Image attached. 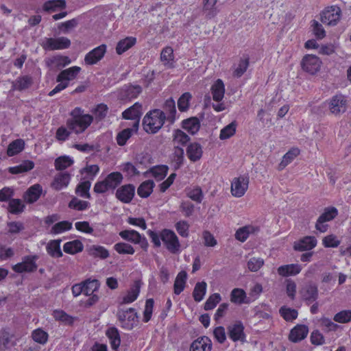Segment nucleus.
Wrapping results in <instances>:
<instances>
[{
	"instance_id": "ea45409f",
	"label": "nucleus",
	"mask_w": 351,
	"mask_h": 351,
	"mask_svg": "<svg viewBox=\"0 0 351 351\" xmlns=\"http://www.w3.org/2000/svg\"><path fill=\"white\" fill-rule=\"evenodd\" d=\"M84 245L80 240H74L64 243L63 250L70 254H75L83 250Z\"/></svg>"
},
{
	"instance_id": "79ce46f5",
	"label": "nucleus",
	"mask_w": 351,
	"mask_h": 351,
	"mask_svg": "<svg viewBox=\"0 0 351 351\" xmlns=\"http://www.w3.org/2000/svg\"><path fill=\"white\" fill-rule=\"evenodd\" d=\"M34 167V163L32 160H25L21 164L10 167L8 171L12 174H19L32 170Z\"/></svg>"
},
{
	"instance_id": "e2e57ef3",
	"label": "nucleus",
	"mask_w": 351,
	"mask_h": 351,
	"mask_svg": "<svg viewBox=\"0 0 351 351\" xmlns=\"http://www.w3.org/2000/svg\"><path fill=\"white\" fill-rule=\"evenodd\" d=\"M173 142L181 145H185L189 141L190 137L181 130H176L173 134Z\"/></svg>"
},
{
	"instance_id": "a18cd8bd",
	"label": "nucleus",
	"mask_w": 351,
	"mask_h": 351,
	"mask_svg": "<svg viewBox=\"0 0 351 351\" xmlns=\"http://www.w3.org/2000/svg\"><path fill=\"white\" fill-rule=\"evenodd\" d=\"M83 283L84 294L86 296L91 295L95 291H97L99 287V282L97 280H86Z\"/></svg>"
},
{
	"instance_id": "f8f14e48",
	"label": "nucleus",
	"mask_w": 351,
	"mask_h": 351,
	"mask_svg": "<svg viewBox=\"0 0 351 351\" xmlns=\"http://www.w3.org/2000/svg\"><path fill=\"white\" fill-rule=\"evenodd\" d=\"M37 256H25L21 263H19L12 267V269L16 273L32 272L37 269L36 261Z\"/></svg>"
},
{
	"instance_id": "680f3d73",
	"label": "nucleus",
	"mask_w": 351,
	"mask_h": 351,
	"mask_svg": "<svg viewBox=\"0 0 351 351\" xmlns=\"http://www.w3.org/2000/svg\"><path fill=\"white\" fill-rule=\"evenodd\" d=\"M89 203L86 201L73 197L69 203V207L76 210L82 211L88 208Z\"/></svg>"
},
{
	"instance_id": "864d4df0",
	"label": "nucleus",
	"mask_w": 351,
	"mask_h": 351,
	"mask_svg": "<svg viewBox=\"0 0 351 351\" xmlns=\"http://www.w3.org/2000/svg\"><path fill=\"white\" fill-rule=\"evenodd\" d=\"M32 83V77L28 75H24L19 77L16 80L14 86L15 89L18 90H23L28 88L31 86Z\"/></svg>"
},
{
	"instance_id": "2f4dec72",
	"label": "nucleus",
	"mask_w": 351,
	"mask_h": 351,
	"mask_svg": "<svg viewBox=\"0 0 351 351\" xmlns=\"http://www.w3.org/2000/svg\"><path fill=\"white\" fill-rule=\"evenodd\" d=\"M141 284L136 281L134 285L128 291V293L123 298L122 304H130L135 301L140 293Z\"/></svg>"
},
{
	"instance_id": "37998d69",
	"label": "nucleus",
	"mask_w": 351,
	"mask_h": 351,
	"mask_svg": "<svg viewBox=\"0 0 351 351\" xmlns=\"http://www.w3.org/2000/svg\"><path fill=\"white\" fill-rule=\"evenodd\" d=\"M318 297V289L315 285H310L306 286L303 293L304 300L308 302L311 303L315 302Z\"/></svg>"
},
{
	"instance_id": "cd10ccee",
	"label": "nucleus",
	"mask_w": 351,
	"mask_h": 351,
	"mask_svg": "<svg viewBox=\"0 0 351 351\" xmlns=\"http://www.w3.org/2000/svg\"><path fill=\"white\" fill-rule=\"evenodd\" d=\"M217 3V0H203V11L207 19L214 18L219 12Z\"/></svg>"
},
{
	"instance_id": "a19ab883",
	"label": "nucleus",
	"mask_w": 351,
	"mask_h": 351,
	"mask_svg": "<svg viewBox=\"0 0 351 351\" xmlns=\"http://www.w3.org/2000/svg\"><path fill=\"white\" fill-rule=\"evenodd\" d=\"M66 6L65 0H49L44 3L43 10L46 12H56L64 9Z\"/></svg>"
},
{
	"instance_id": "774afa93",
	"label": "nucleus",
	"mask_w": 351,
	"mask_h": 351,
	"mask_svg": "<svg viewBox=\"0 0 351 351\" xmlns=\"http://www.w3.org/2000/svg\"><path fill=\"white\" fill-rule=\"evenodd\" d=\"M78 21L76 19L67 21L64 23H59L58 25V29L64 34L68 33L71 29L77 27Z\"/></svg>"
},
{
	"instance_id": "72a5a7b5",
	"label": "nucleus",
	"mask_w": 351,
	"mask_h": 351,
	"mask_svg": "<svg viewBox=\"0 0 351 351\" xmlns=\"http://www.w3.org/2000/svg\"><path fill=\"white\" fill-rule=\"evenodd\" d=\"M187 278V273L185 271H180L175 280L173 291L176 295H179L184 289Z\"/></svg>"
},
{
	"instance_id": "dca6fc26",
	"label": "nucleus",
	"mask_w": 351,
	"mask_h": 351,
	"mask_svg": "<svg viewBox=\"0 0 351 351\" xmlns=\"http://www.w3.org/2000/svg\"><path fill=\"white\" fill-rule=\"evenodd\" d=\"M106 52V45H101L88 52L84 58L86 64L93 65L102 59Z\"/></svg>"
},
{
	"instance_id": "a211bd4d",
	"label": "nucleus",
	"mask_w": 351,
	"mask_h": 351,
	"mask_svg": "<svg viewBox=\"0 0 351 351\" xmlns=\"http://www.w3.org/2000/svg\"><path fill=\"white\" fill-rule=\"evenodd\" d=\"M212 346L210 339L206 336H202L192 342L190 351H211Z\"/></svg>"
},
{
	"instance_id": "f03ea898",
	"label": "nucleus",
	"mask_w": 351,
	"mask_h": 351,
	"mask_svg": "<svg viewBox=\"0 0 351 351\" xmlns=\"http://www.w3.org/2000/svg\"><path fill=\"white\" fill-rule=\"evenodd\" d=\"M166 119L165 112L155 109L147 113L143 119V127L147 133L156 134L162 127Z\"/></svg>"
},
{
	"instance_id": "ddd939ff",
	"label": "nucleus",
	"mask_w": 351,
	"mask_h": 351,
	"mask_svg": "<svg viewBox=\"0 0 351 351\" xmlns=\"http://www.w3.org/2000/svg\"><path fill=\"white\" fill-rule=\"evenodd\" d=\"M228 335L234 342L246 341V335L244 332V326L241 321H237L233 324L228 326Z\"/></svg>"
},
{
	"instance_id": "6ab92c4d",
	"label": "nucleus",
	"mask_w": 351,
	"mask_h": 351,
	"mask_svg": "<svg viewBox=\"0 0 351 351\" xmlns=\"http://www.w3.org/2000/svg\"><path fill=\"white\" fill-rule=\"evenodd\" d=\"M308 333V328L305 325L298 324L291 329L289 339L293 343L304 339Z\"/></svg>"
},
{
	"instance_id": "f3484780",
	"label": "nucleus",
	"mask_w": 351,
	"mask_h": 351,
	"mask_svg": "<svg viewBox=\"0 0 351 351\" xmlns=\"http://www.w3.org/2000/svg\"><path fill=\"white\" fill-rule=\"evenodd\" d=\"M317 244V240L315 237L306 236L294 243L293 249L298 252L310 251L315 247Z\"/></svg>"
},
{
	"instance_id": "c85d7f7f",
	"label": "nucleus",
	"mask_w": 351,
	"mask_h": 351,
	"mask_svg": "<svg viewBox=\"0 0 351 351\" xmlns=\"http://www.w3.org/2000/svg\"><path fill=\"white\" fill-rule=\"evenodd\" d=\"M213 99L216 101H220L224 97L225 86L223 81L218 79L211 86Z\"/></svg>"
},
{
	"instance_id": "1a4fd4ad",
	"label": "nucleus",
	"mask_w": 351,
	"mask_h": 351,
	"mask_svg": "<svg viewBox=\"0 0 351 351\" xmlns=\"http://www.w3.org/2000/svg\"><path fill=\"white\" fill-rule=\"evenodd\" d=\"M249 178L239 176L234 178L231 184V193L234 197H241L244 195L248 189Z\"/></svg>"
},
{
	"instance_id": "473e14b6",
	"label": "nucleus",
	"mask_w": 351,
	"mask_h": 351,
	"mask_svg": "<svg viewBox=\"0 0 351 351\" xmlns=\"http://www.w3.org/2000/svg\"><path fill=\"white\" fill-rule=\"evenodd\" d=\"M136 43V38L134 37H126L124 39L121 40L117 45L116 52L117 54L121 55L132 47H133Z\"/></svg>"
},
{
	"instance_id": "7ed1b4c3",
	"label": "nucleus",
	"mask_w": 351,
	"mask_h": 351,
	"mask_svg": "<svg viewBox=\"0 0 351 351\" xmlns=\"http://www.w3.org/2000/svg\"><path fill=\"white\" fill-rule=\"evenodd\" d=\"M117 316L121 322L122 327L128 330H132L138 322L137 313L133 308L126 310L119 309Z\"/></svg>"
},
{
	"instance_id": "09e8293b",
	"label": "nucleus",
	"mask_w": 351,
	"mask_h": 351,
	"mask_svg": "<svg viewBox=\"0 0 351 351\" xmlns=\"http://www.w3.org/2000/svg\"><path fill=\"white\" fill-rule=\"evenodd\" d=\"M246 298V293L243 289L239 288H235L231 291L230 301L233 303L241 304L247 303L245 301Z\"/></svg>"
},
{
	"instance_id": "b1692460",
	"label": "nucleus",
	"mask_w": 351,
	"mask_h": 351,
	"mask_svg": "<svg viewBox=\"0 0 351 351\" xmlns=\"http://www.w3.org/2000/svg\"><path fill=\"white\" fill-rule=\"evenodd\" d=\"M81 71V68L77 66L70 67L62 71L57 76L56 81L62 82L64 80L70 81L76 77Z\"/></svg>"
},
{
	"instance_id": "5701e85b",
	"label": "nucleus",
	"mask_w": 351,
	"mask_h": 351,
	"mask_svg": "<svg viewBox=\"0 0 351 351\" xmlns=\"http://www.w3.org/2000/svg\"><path fill=\"white\" fill-rule=\"evenodd\" d=\"M71 176L66 172L60 173L56 176L51 187L56 191H60L64 187H66L70 182Z\"/></svg>"
},
{
	"instance_id": "4468645a",
	"label": "nucleus",
	"mask_w": 351,
	"mask_h": 351,
	"mask_svg": "<svg viewBox=\"0 0 351 351\" xmlns=\"http://www.w3.org/2000/svg\"><path fill=\"white\" fill-rule=\"evenodd\" d=\"M142 90L140 85L125 84L120 89L119 97L121 100L134 99L142 93Z\"/></svg>"
},
{
	"instance_id": "412c9836",
	"label": "nucleus",
	"mask_w": 351,
	"mask_h": 351,
	"mask_svg": "<svg viewBox=\"0 0 351 351\" xmlns=\"http://www.w3.org/2000/svg\"><path fill=\"white\" fill-rule=\"evenodd\" d=\"M302 271V266L299 264H288L280 266L278 269V274L282 277L295 276Z\"/></svg>"
},
{
	"instance_id": "5fc2aeb1",
	"label": "nucleus",
	"mask_w": 351,
	"mask_h": 351,
	"mask_svg": "<svg viewBox=\"0 0 351 351\" xmlns=\"http://www.w3.org/2000/svg\"><path fill=\"white\" fill-rule=\"evenodd\" d=\"M114 250L119 254H133L135 252L134 247L127 243L119 242L114 245Z\"/></svg>"
},
{
	"instance_id": "58836bf2",
	"label": "nucleus",
	"mask_w": 351,
	"mask_h": 351,
	"mask_svg": "<svg viewBox=\"0 0 351 351\" xmlns=\"http://www.w3.org/2000/svg\"><path fill=\"white\" fill-rule=\"evenodd\" d=\"M123 179L122 174L115 171L108 174L104 180L110 189H114L121 183Z\"/></svg>"
},
{
	"instance_id": "39448f33",
	"label": "nucleus",
	"mask_w": 351,
	"mask_h": 351,
	"mask_svg": "<svg viewBox=\"0 0 351 351\" xmlns=\"http://www.w3.org/2000/svg\"><path fill=\"white\" fill-rule=\"evenodd\" d=\"M160 239L171 253L177 254L180 252V243L173 231L169 229L162 230L160 232Z\"/></svg>"
},
{
	"instance_id": "49530a36",
	"label": "nucleus",
	"mask_w": 351,
	"mask_h": 351,
	"mask_svg": "<svg viewBox=\"0 0 351 351\" xmlns=\"http://www.w3.org/2000/svg\"><path fill=\"white\" fill-rule=\"evenodd\" d=\"M299 154L300 149L298 148H292L290 149L284 155L282 160L279 165V169H282L287 167L295 157L299 155Z\"/></svg>"
},
{
	"instance_id": "de8ad7c7",
	"label": "nucleus",
	"mask_w": 351,
	"mask_h": 351,
	"mask_svg": "<svg viewBox=\"0 0 351 351\" xmlns=\"http://www.w3.org/2000/svg\"><path fill=\"white\" fill-rule=\"evenodd\" d=\"M206 287L207 285L205 282H197L194 288L193 292V296L196 302H200L203 300L206 291Z\"/></svg>"
},
{
	"instance_id": "4be33fe9",
	"label": "nucleus",
	"mask_w": 351,
	"mask_h": 351,
	"mask_svg": "<svg viewBox=\"0 0 351 351\" xmlns=\"http://www.w3.org/2000/svg\"><path fill=\"white\" fill-rule=\"evenodd\" d=\"M202 147L198 143H190L186 148V155L191 162L199 160L202 156Z\"/></svg>"
},
{
	"instance_id": "9d476101",
	"label": "nucleus",
	"mask_w": 351,
	"mask_h": 351,
	"mask_svg": "<svg viewBox=\"0 0 351 351\" xmlns=\"http://www.w3.org/2000/svg\"><path fill=\"white\" fill-rule=\"evenodd\" d=\"M322 62L319 58L315 55H306L302 58L301 66L302 69L311 74H315L320 69Z\"/></svg>"
},
{
	"instance_id": "7c9ffc66",
	"label": "nucleus",
	"mask_w": 351,
	"mask_h": 351,
	"mask_svg": "<svg viewBox=\"0 0 351 351\" xmlns=\"http://www.w3.org/2000/svg\"><path fill=\"white\" fill-rule=\"evenodd\" d=\"M110 340V343L113 350H117L121 343V338L119 330L115 327L109 328L106 332Z\"/></svg>"
},
{
	"instance_id": "20e7f679",
	"label": "nucleus",
	"mask_w": 351,
	"mask_h": 351,
	"mask_svg": "<svg viewBox=\"0 0 351 351\" xmlns=\"http://www.w3.org/2000/svg\"><path fill=\"white\" fill-rule=\"evenodd\" d=\"M328 107L330 114L339 117L347 110L348 101L346 96L337 94L328 101Z\"/></svg>"
},
{
	"instance_id": "f704fd0d",
	"label": "nucleus",
	"mask_w": 351,
	"mask_h": 351,
	"mask_svg": "<svg viewBox=\"0 0 351 351\" xmlns=\"http://www.w3.org/2000/svg\"><path fill=\"white\" fill-rule=\"evenodd\" d=\"M60 239L51 240L46 247L47 253L53 258L62 257L63 254L60 249Z\"/></svg>"
},
{
	"instance_id": "13d9d810",
	"label": "nucleus",
	"mask_w": 351,
	"mask_h": 351,
	"mask_svg": "<svg viewBox=\"0 0 351 351\" xmlns=\"http://www.w3.org/2000/svg\"><path fill=\"white\" fill-rule=\"evenodd\" d=\"M72 228V223L68 221H62L56 223L51 230V233L58 234Z\"/></svg>"
},
{
	"instance_id": "2eb2a0df",
	"label": "nucleus",
	"mask_w": 351,
	"mask_h": 351,
	"mask_svg": "<svg viewBox=\"0 0 351 351\" xmlns=\"http://www.w3.org/2000/svg\"><path fill=\"white\" fill-rule=\"evenodd\" d=\"M135 187L133 184H128L119 188L116 191V197L123 203H130L134 196Z\"/></svg>"
},
{
	"instance_id": "8fccbe9b",
	"label": "nucleus",
	"mask_w": 351,
	"mask_h": 351,
	"mask_svg": "<svg viewBox=\"0 0 351 351\" xmlns=\"http://www.w3.org/2000/svg\"><path fill=\"white\" fill-rule=\"evenodd\" d=\"M134 132H136L137 131L134 130V128H132L124 129L119 132L116 138L117 144L120 146L125 145Z\"/></svg>"
},
{
	"instance_id": "4c0bfd02",
	"label": "nucleus",
	"mask_w": 351,
	"mask_h": 351,
	"mask_svg": "<svg viewBox=\"0 0 351 351\" xmlns=\"http://www.w3.org/2000/svg\"><path fill=\"white\" fill-rule=\"evenodd\" d=\"M25 147V141L21 138L16 139L12 141L7 149V154L9 156H13L21 152Z\"/></svg>"
},
{
	"instance_id": "4d7b16f0",
	"label": "nucleus",
	"mask_w": 351,
	"mask_h": 351,
	"mask_svg": "<svg viewBox=\"0 0 351 351\" xmlns=\"http://www.w3.org/2000/svg\"><path fill=\"white\" fill-rule=\"evenodd\" d=\"M91 186V183L90 181H84L80 182L76 187L75 192L76 193L80 194V195L82 197L90 198V195L89 193V190Z\"/></svg>"
},
{
	"instance_id": "bf43d9fd",
	"label": "nucleus",
	"mask_w": 351,
	"mask_h": 351,
	"mask_svg": "<svg viewBox=\"0 0 351 351\" xmlns=\"http://www.w3.org/2000/svg\"><path fill=\"white\" fill-rule=\"evenodd\" d=\"M25 205L19 199H12L9 202L8 210L12 214H19L23 211Z\"/></svg>"
},
{
	"instance_id": "aec40b11",
	"label": "nucleus",
	"mask_w": 351,
	"mask_h": 351,
	"mask_svg": "<svg viewBox=\"0 0 351 351\" xmlns=\"http://www.w3.org/2000/svg\"><path fill=\"white\" fill-rule=\"evenodd\" d=\"M43 188L39 184L31 186L24 193L23 198L27 203L33 204L40 197Z\"/></svg>"
},
{
	"instance_id": "6e6d98bb",
	"label": "nucleus",
	"mask_w": 351,
	"mask_h": 351,
	"mask_svg": "<svg viewBox=\"0 0 351 351\" xmlns=\"http://www.w3.org/2000/svg\"><path fill=\"white\" fill-rule=\"evenodd\" d=\"M237 123L232 121L226 127H224L220 132L219 138L221 140L228 139L232 136L236 132Z\"/></svg>"
},
{
	"instance_id": "c9c22d12",
	"label": "nucleus",
	"mask_w": 351,
	"mask_h": 351,
	"mask_svg": "<svg viewBox=\"0 0 351 351\" xmlns=\"http://www.w3.org/2000/svg\"><path fill=\"white\" fill-rule=\"evenodd\" d=\"M163 112L165 114H167L166 119L171 123H173L175 121L176 114V104L173 99H169L165 101Z\"/></svg>"
},
{
	"instance_id": "e433bc0d",
	"label": "nucleus",
	"mask_w": 351,
	"mask_h": 351,
	"mask_svg": "<svg viewBox=\"0 0 351 351\" xmlns=\"http://www.w3.org/2000/svg\"><path fill=\"white\" fill-rule=\"evenodd\" d=\"M155 186L154 181L149 180L143 182L137 189V194L143 198L148 197Z\"/></svg>"
},
{
	"instance_id": "6e6552de",
	"label": "nucleus",
	"mask_w": 351,
	"mask_h": 351,
	"mask_svg": "<svg viewBox=\"0 0 351 351\" xmlns=\"http://www.w3.org/2000/svg\"><path fill=\"white\" fill-rule=\"evenodd\" d=\"M142 115V104L136 102L133 106H130L122 113V117L127 120H134L133 128L136 131L138 130L139 121Z\"/></svg>"
},
{
	"instance_id": "f257e3e1",
	"label": "nucleus",
	"mask_w": 351,
	"mask_h": 351,
	"mask_svg": "<svg viewBox=\"0 0 351 351\" xmlns=\"http://www.w3.org/2000/svg\"><path fill=\"white\" fill-rule=\"evenodd\" d=\"M71 116L72 118L67 120L66 125L76 134L84 132L93 121V116L88 114H84L83 110L78 107L71 111Z\"/></svg>"
},
{
	"instance_id": "69168bd1",
	"label": "nucleus",
	"mask_w": 351,
	"mask_h": 351,
	"mask_svg": "<svg viewBox=\"0 0 351 351\" xmlns=\"http://www.w3.org/2000/svg\"><path fill=\"white\" fill-rule=\"evenodd\" d=\"M280 313L286 321H292L296 319L298 315L296 310L285 306L280 308Z\"/></svg>"
},
{
	"instance_id": "0eeeda50",
	"label": "nucleus",
	"mask_w": 351,
	"mask_h": 351,
	"mask_svg": "<svg viewBox=\"0 0 351 351\" xmlns=\"http://www.w3.org/2000/svg\"><path fill=\"white\" fill-rule=\"evenodd\" d=\"M119 236L124 240L134 244H139L141 247L147 251L148 242L145 237H142L134 230H125L119 232Z\"/></svg>"
},
{
	"instance_id": "0e129e2a",
	"label": "nucleus",
	"mask_w": 351,
	"mask_h": 351,
	"mask_svg": "<svg viewBox=\"0 0 351 351\" xmlns=\"http://www.w3.org/2000/svg\"><path fill=\"white\" fill-rule=\"evenodd\" d=\"M334 321L345 324L351 322V310H343L335 315Z\"/></svg>"
},
{
	"instance_id": "052dcab7",
	"label": "nucleus",
	"mask_w": 351,
	"mask_h": 351,
	"mask_svg": "<svg viewBox=\"0 0 351 351\" xmlns=\"http://www.w3.org/2000/svg\"><path fill=\"white\" fill-rule=\"evenodd\" d=\"M258 228L253 226H244L238 229L235 233V238L241 241L244 242L249 237V234L252 230H258Z\"/></svg>"
},
{
	"instance_id": "9b49d317",
	"label": "nucleus",
	"mask_w": 351,
	"mask_h": 351,
	"mask_svg": "<svg viewBox=\"0 0 351 351\" xmlns=\"http://www.w3.org/2000/svg\"><path fill=\"white\" fill-rule=\"evenodd\" d=\"M46 50H60L68 49L71 46V40L66 37H59L57 38H49L42 45Z\"/></svg>"
},
{
	"instance_id": "338daca9",
	"label": "nucleus",
	"mask_w": 351,
	"mask_h": 351,
	"mask_svg": "<svg viewBox=\"0 0 351 351\" xmlns=\"http://www.w3.org/2000/svg\"><path fill=\"white\" fill-rule=\"evenodd\" d=\"M322 244L325 247H337L340 244V241L335 234H329L322 239Z\"/></svg>"
},
{
	"instance_id": "c03bdc74",
	"label": "nucleus",
	"mask_w": 351,
	"mask_h": 351,
	"mask_svg": "<svg viewBox=\"0 0 351 351\" xmlns=\"http://www.w3.org/2000/svg\"><path fill=\"white\" fill-rule=\"evenodd\" d=\"M89 255L95 258L106 259L109 256V252L104 247L100 245H92L88 250Z\"/></svg>"
},
{
	"instance_id": "423d86ee",
	"label": "nucleus",
	"mask_w": 351,
	"mask_h": 351,
	"mask_svg": "<svg viewBox=\"0 0 351 351\" xmlns=\"http://www.w3.org/2000/svg\"><path fill=\"white\" fill-rule=\"evenodd\" d=\"M341 10L337 5H332L326 8L321 14V21L328 25L335 26L339 21Z\"/></svg>"
},
{
	"instance_id": "c756f323",
	"label": "nucleus",
	"mask_w": 351,
	"mask_h": 351,
	"mask_svg": "<svg viewBox=\"0 0 351 351\" xmlns=\"http://www.w3.org/2000/svg\"><path fill=\"white\" fill-rule=\"evenodd\" d=\"M168 167L167 165H157L149 169L145 173L147 177L149 173H152V176L157 180H162L167 176L168 172Z\"/></svg>"
},
{
	"instance_id": "603ef678",
	"label": "nucleus",
	"mask_w": 351,
	"mask_h": 351,
	"mask_svg": "<svg viewBox=\"0 0 351 351\" xmlns=\"http://www.w3.org/2000/svg\"><path fill=\"white\" fill-rule=\"evenodd\" d=\"M338 215V210L335 207H328L324 209V213L318 217V219L324 222L330 221Z\"/></svg>"
},
{
	"instance_id": "393cba45",
	"label": "nucleus",
	"mask_w": 351,
	"mask_h": 351,
	"mask_svg": "<svg viewBox=\"0 0 351 351\" xmlns=\"http://www.w3.org/2000/svg\"><path fill=\"white\" fill-rule=\"evenodd\" d=\"M14 335L8 329H1L0 330V349L7 350L14 345L13 340Z\"/></svg>"
},
{
	"instance_id": "3c124183",
	"label": "nucleus",
	"mask_w": 351,
	"mask_h": 351,
	"mask_svg": "<svg viewBox=\"0 0 351 351\" xmlns=\"http://www.w3.org/2000/svg\"><path fill=\"white\" fill-rule=\"evenodd\" d=\"M73 163V160L69 156H60L55 160V167L57 170H64L71 166Z\"/></svg>"
},
{
	"instance_id": "a878e982",
	"label": "nucleus",
	"mask_w": 351,
	"mask_h": 351,
	"mask_svg": "<svg viewBox=\"0 0 351 351\" xmlns=\"http://www.w3.org/2000/svg\"><path fill=\"white\" fill-rule=\"evenodd\" d=\"M182 126L191 134H195L200 128V122L197 117H193L182 121Z\"/></svg>"
},
{
	"instance_id": "bb28decb",
	"label": "nucleus",
	"mask_w": 351,
	"mask_h": 351,
	"mask_svg": "<svg viewBox=\"0 0 351 351\" xmlns=\"http://www.w3.org/2000/svg\"><path fill=\"white\" fill-rule=\"evenodd\" d=\"M173 49L171 47L167 46L162 49L160 53V61L168 68L174 67L173 65Z\"/></svg>"
}]
</instances>
